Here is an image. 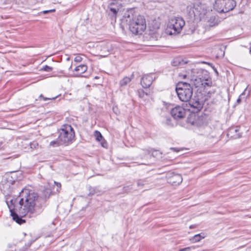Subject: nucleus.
<instances>
[{
  "label": "nucleus",
  "mask_w": 251,
  "mask_h": 251,
  "mask_svg": "<svg viewBox=\"0 0 251 251\" xmlns=\"http://www.w3.org/2000/svg\"><path fill=\"white\" fill-rule=\"evenodd\" d=\"M235 132H238V129L237 128L235 129Z\"/></svg>",
  "instance_id": "36"
},
{
  "label": "nucleus",
  "mask_w": 251,
  "mask_h": 251,
  "mask_svg": "<svg viewBox=\"0 0 251 251\" xmlns=\"http://www.w3.org/2000/svg\"><path fill=\"white\" fill-rule=\"evenodd\" d=\"M152 182L151 179L145 178L143 179H138L137 181V186L141 189H145V190L149 189L152 186Z\"/></svg>",
  "instance_id": "10"
},
{
  "label": "nucleus",
  "mask_w": 251,
  "mask_h": 251,
  "mask_svg": "<svg viewBox=\"0 0 251 251\" xmlns=\"http://www.w3.org/2000/svg\"><path fill=\"white\" fill-rule=\"evenodd\" d=\"M52 69L51 67H50L49 66H47V65H46L42 69V70H43L45 71H47V72H50L52 70Z\"/></svg>",
  "instance_id": "26"
},
{
  "label": "nucleus",
  "mask_w": 251,
  "mask_h": 251,
  "mask_svg": "<svg viewBox=\"0 0 251 251\" xmlns=\"http://www.w3.org/2000/svg\"><path fill=\"white\" fill-rule=\"evenodd\" d=\"M190 251V248L187 247L183 249H180L178 251Z\"/></svg>",
  "instance_id": "30"
},
{
  "label": "nucleus",
  "mask_w": 251,
  "mask_h": 251,
  "mask_svg": "<svg viewBox=\"0 0 251 251\" xmlns=\"http://www.w3.org/2000/svg\"><path fill=\"white\" fill-rule=\"evenodd\" d=\"M51 192V191L50 189L46 188L43 191L44 197L45 198L49 197Z\"/></svg>",
  "instance_id": "23"
},
{
  "label": "nucleus",
  "mask_w": 251,
  "mask_h": 251,
  "mask_svg": "<svg viewBox=\"0 0 251 251\" xmlns=\"http://www.w3.org/2000/svg\"><path fill=\"white\" fill-rule=\"evenodd\" d=\"M40 97H42V98H43V99H44V100H48V99H48V98H44V97H43V96L42 95H41L40 96Z\"/></svg>",
  "instance_id": "34"
},
{
  "label": "nucleus",
  "mask_w": 251,
  "mask_h": 251,
  "mask_svg": "<svg viewBox=\"0 0 251 251\" xmlns=\"http://www.w3.org/2000/svg\"><path fill=\"white\" fill-rule=\"evenodd\" d=\"M170 149L171 150L173 151H176V152L179 151L178 150H177V149L175 148H171Z\"/></svg>",
  "instance_id": "32"
},
{
  "label": "nucleus",
  "mask_w": 251,
  "mask_h": 251,
  "mask_svg": "<svg viewBox=\"0 0 251 251\" xmlns=\"http://www.w3.org/2000/svg\"><path fill=\"white\" fill-rule=\"evenodd\" d=\"M55 10H45V11H44L43 12V13L44 14H46L49 12H51V11H54Z\"/></svg>",
  "instance_id": "33"
},
{
  "label": "nucleus",
  "mask_w": 251,
  "mask_h": 251,
  "mask_svg": "<svg viewBox=\"0 0 251 251\" xmlns=\"http://www.w3.org/2000/svg\"><path fill=\"white\" fill-rule=\"evenodd\" d=\"M82 58L80 56H77L74 59L75 62H76L77 63L80 62L82 61Z\"/></svg>",
  "instance_id": "28"
},
{
  "label": "nucleus",
  "mask_w": 251,
  "mask_h": 251,
  "mask_svg": "<svg viewBox=\"0 0 251 251\" xmlns=\"http://www.w3.org/2000/svg\"><path fill=\"white\" fill-rule=\"evenodd\" d=\"M138 95L140 98H144L145 95H147V94L145 93L143 90L140 89L138 91Z\"/></svg>",
  "instance_id": "24"
},
{
  "label": "nucleus",
  "mask_w": 251,
  "mask_h": 251,
  "mask_svg": "<svg viewBox=\"0 0 251 251\" xmlns=\"http://www.w3.org/2000/svg\"><path fill=\"white\" fill-rule=\"evenodd\" d=\"M31 244L32 242H30L29 243H28L27 245H25L26 247L24 248L23 249L20 250V251H25L27 249V248L30 247Z\"/></svg>",
  "instance_id": "29"
},
{
  "label": "nucleus",
  "mask_w": 251,
  "mask_h": 251,
  "mask_svg": "<svg viewBox=\"0 0 251 251\" xmlns=\"http://www.w3.org/2000/svg\"><path fill=\"white\" fill-rule=\"evenodd\" d=\"M186 109L180 106H176L171 111V115L175 119L183 118L186 115Z\"/></svg>",
  "instance_id": "7"
},
{
  "label": "nucleus",
  "mask_w": 251,
  "mask_h": 251,
  "mask_svg": "<svg viewBox=\"0 0 251 251\" xmlns=\"http://www.w3.org/2000/svg\"><path fill=\"white\" fill-rule=\"evenodd\" d=\"M20 200L16 204V201L11 200L10 204L7 203L10 215L12 219L16 223L22 224L25 222L22 218L29 214L31 215L36 213V202L39 197L38 194L32 190L27 189H23L20 195Z\"/></svg>",
  "instance_id": "1"
},
{
  "label": "nucleus",
  "mask_w": 251,
  "mask_h": 251,
  "mask_svg": "<svg viewBox=\"0 0 251 251\" xmlns=\"http://www.w3.org/2000/svg\"><path fill=\"white\" fill-rule=\"evenodd\" d=\"M205 236H193L190 238L189 240L192 243H195L200 241L202 239H203Z\"/></svg>",
  "instance_id": "17"
},
{
  "label": "nucleus",
  "mask_w": 251,
  "mask_h": 251,
  "mask_svg": "<svg viewBox=\"0 0 251 251\" xmlns=\"http://www.w3.org/2000/svg\"><path fill=\"white\" fill-rule=\"evenodd\" d=\"M109 8L110 10L114 14H116L119 11V8L117 6L114 7L113 3H111L109 5Z\"/></svg>",
  "instance_id": "19"
},
{
  "label": "nucleus",
  "mask_w": 251,
  "mask_h": 251,
  "mask_svg": "<svg viewBox=\"0 0 251 251\" xmlns=\"http://www.w3.org/2000/svg\"><path fill=\"white\" fill-rule=\"evenodd\" d=\"M192 83L196 88H205L206 86H209L210 82H208L207 79H202L200 77H196L195 78L192 79Z\"/></svg>",
  "instance_id": "9"
},
{
  "label": "nucleus",
  "mask_w": 251,
  "mask_h": 251,
  "mask_svg": "<svg viewBox=\"0 0 251 251\" xmlns=\"http://www.w3.org/2000/svg\"><path fill=\"white\" fill-rule=\"evenodd\" d=\"M59 140L61 145H67L70 144L75 137L73 127L69 125H63L59 131Z\"/></svg>",
  "instance_id": "4"
},
{
  "label": "nucleus",
  "mask_w": 251,
  "mask_h": 251,
  "mask_svg": "<svg viewBox=\"0 0 251 251\" xmlns=\"http://www.w3.org/2000/svg\"><path fill=\"white\" fill-rule=\"evenodd\" d=\"M72 65H71V66H70L69 69H70L72 68Z\"/></svg>",
  "instance_id": "40"
},
{
  "label": "nucleus",
  "mask_w": 251,
  "mask_h": 251,
  "mask_svg": "<svg viewBox=\"0 0 251 251\" xmlns=\"http://www.w3.org/2000/svg\"><path fill=\"white\" fill-rule=\"evenodd\" d=\"M177 95L182 101H189L193 95V89L191 85L186 82H179L176 87Z\"/></svg>",
  "instance_id": "2"
},
{
  "label": "nucleus",
  "mask_w": 251,
  "mask_h": 251,
  "mask_svg": "<svg viewBox=\"0 0 251 251\" xmlns=\"http://www.w3.org/2000/svg\"><path fill=\"white\" fill-rule=\"evenodd\" d=\"M153 81L152 75H145L141 79V84L143 87L148 88L151 84Z\"/></svg>",
  "instance_id": "12"
},
{
  "label": "nucleus",
  "mask_w": 251,
  "mask_h": 251,
  "mask_svg": "<svg viewBox=\"0 0 251 251\" xmlns=\"http://www.w3.org/2000/svg\"><path fill=\"white\" fill-rule=\"evenodd\" d=\"M214 9L219 13H225V0H216L214 5Z\"/></svg>",
  "instance_id": "11"
},
{
  "label": "nucleus",
  "mask_w": 251,
  "mask_h": 251,
  "mask_svg": "<svg viewBox=\"0 0 251 251\" xmlns=\"http://www.w3.org/2000/svg\"><path fill=\"white\" fill-rule=\"evenodd\" d=\"M30 146L31 149H36L38 146V144L36 142H33L30 144Z\"/></svg>",
  "instance_id": "25"
},
{
  "label": "nucleus",
  "mask_w": 251,
  "mask_h": 251,
  "mask_svg": "<svg viewBox=\"0 0 251 251\" xmlns=\"http://www.w3.org/2000/svg\"><path fill=\"white\" fill-rule=\"evenodd\" d=\"M54 184L56 185L57 188H56V191L57 192H59L60 188H61V185L60 184V183L59 182H56V181H54Z\"/></svg>",
  "instance_id": "27"
},
{
  "label": "nucleus",
  "mask_w": 251,
  "mask_h": 251,
  "mask_svg": "<svg viewBox=\"0 0 251 251\" xmlns=\"http://www.w3.org/2000/svg\"><path fill=\"white\" fill-rule=\"evenodd\" d=\"M132 77H125L120 81V84L121 86H125L127 85L131 80Z\"/></svg>",
  "instance_id": "16"
},
{
  "label": "nucleus",
  "mask_w": 251,
  "mask_h": 251,
  "mask_svg": "<svg viewBox=\"0 0 251 251\" xmlns=\"http://www.w3.org/2000/svg\"><path fill=\"white\" fill-rule=\"evenodd\" d=\"M187 122L192 126L197 127L201 126L204 124L203 117L195 113H192L189 115L187 118Z\"/></svg>",
  "instance_id": "6"
},
{
  "label": "nucleus",
  "mask_w": 251,
  "mask_h": 251,
  "mask_svg": "<svg viewBox=\"0 0 251 251\" xmlns=\"http://www.w3.org/2000/svg\"><path fill=\"white\" fill-rule=\"evenodd\" d=\"M50 145L53 147H55L62 145L61 144L60 141L59 140V138L58 137L56 140L51 141Z\"/></svg>",
  "instance_id": "20"
},
{
  "label": "nucleus",
  "mask_w": 251,
  "mask_h": 251,
  "mask_svg": "<svg viewBox=\"0 0 251 251\" xmlns=\"http://www.w3.org/2000/svg\"><path fill=\"white\" fill-rule=\"evenodd\" d=\"M125 188H126H126H128V190H130V187H129V186L126 187H125Z\"/></svg>",
  "instance_id": "35"
},
{
  "label": "nucleus",
  "mask_w": 251,
  "mask_h": 251,
  "mask_svg": "<svg viewBox=\"0 0 251 251\" xmlns=\"http://www.w3.org/2000/svg\"><path fill=\"white\" fill-rule=\"evenodd\" d=\"M87 70V66L85 65H80L76 67L74 71L73 75L75 77L82 76V74L84 73Z\"/></svg>",
  "instance_id": "13"
},
{
  "label": "nucleus",
  "mask_w": 251,
  "mask_h": 251,
  "mask_svg": "<svg viewBox=\"0 0 251 251\" xmlns=\"http://www.w3.org/2000/svg\"><path fill=\"white\" fill-rule=\"evenodd\" d=\"M130 30L134 34H141L146 28L145 19L141 15L134 17L129 24Z\"/></svg>",
  "instance_id": "3"
},
{
  "label": "nucleus",
  "mask_w": 251,
  "mask_h": 251,
  "mask_svg": "<svg viewBox=\"0 0 251 251\" xmlns=\"http://www.w3.org/2000/svg\"><path fill=\"white\" fill-rule=\"evenodd\" d=\"M69 59H70V58L68 57V58H67V60H69Z\"/></svg>",
  "instance_id": "39"
},
{
  "label": "nucleus",
  "mask_w": 251,
  "mask_h": 251,
  "mask_svg": "<svg viewBox=\"0 0 251 251\" xmlns=\"http://www.w3.org/2000/svg\"><path fill=\"white\" fill-rule=\"evenodd\" d=\"M191 106L194 107L198 110H200L202 107V105L201 103L198 101H196L195 102H193L192 104H190Z\"/></svg>",
  "instance_id": "18"
},
{
  "label": "nucleus",
  "mask_w": 251,
  "mask_h": 251,
  "mask_svg": "<svg viewBox=\"0 0 251 251\" xmlns=\"http://www.w3.org/2000/svg\"><path fill=\"white\" fill-rule=\"evenodd\" d=\"M250 53H251V50H250Z\"/></svg>",
  "instance_id": "43"
},
{
  "label": "nucleus",
  "mask_w": 251,
  "mask_h": 251,
  "mask_svg": "<svg viewBox=\"0 0 251 251\" xmlns=\"http://www.w3.org/2000/svg\"><path fill=\"white\" fill-rule=\"evenodd\" d=\"M246 90V89L245 90L244 92H243L239 97V98H238V99L237 100V101H236V104H239L241 103V101H242V100H245V91Z\"/></svg>",
  "instance_id": "21"
},
{
  "label": "nucleus",
  "mask_w": 251,
  "mask_h": 251,
  "mask_svg": "<svg viewBox=\"0 0 251 251\" xmlns=\"http://www.w3.org/2000/svg\"><path fill=\"white\" fill-rule=\"evenodd\" d=\"M167 181L172 185H177L182 182V177L179 174L170 173L168 175Z\"/></svg>",
  "instance_id": "8"
},
{
  "label": "nucleus",
  "mask_w": 251,
  "mask_h": 251,
  "mask_svg": "<svg viewBox=\"0 0 251 251\" xmlns=\"http://www.w3.org/2000/svg\"><path fill=\"white\" fill-rule=\"evenodd\" d=\"M190 228H192V226H190Z\"/></svg>",
  "instance_id": "42"
},
{
  "label": "nucleus",
  "mask_w": 251,
  "mask_h": 251,
  "mask_svg": "<svg viewBox=\"0 0 251 251\" xmlns=\"http://www.w3.org/2000/svg\"><path fill=\"white\" fill-rule=\"evenodd\" d=\"M241 135H239V136H238V137H241Z\"/></svg>",
  "instance_id": "41"
},
{
  "label": "nucleus",
  "mask_w": 251,
  "mask_h": 251,
  "mask_svg": "<svg viewBox=\"0 0 251 251\" xmlns=\"http://www.w3.org/2000/svg\"><path fill=\"white\" fill-rule=\"evenodd\" d=\"M226 8L225 9V13L232 10L236 5V1L234 0H225Z\"/></svg>",
  "instance_id": "14"
},
{
  "label": "nucleus",
  "mask_w": 251,
  "mask_h": 251,
  "mask_svg": "<svg viewBox=\"0 0 251 251\" xmlns=\"http://www.w3.org/2000/svg\"><path fill=\"white\" fill-rule=\"evenodd\" d=\"M101 145L104 148H106L107 147V143L105 141H102L101 143Z\"/></svg>",
  "instance_id": "31"
},
{
  "label": "nucleus",
  "mask_w": 251,
  "mask_h": 251,
  "mask_svg": "<svg viewBox=\"0 0 251 251\" xmlns=\"http://www.w3.org/2000/svg\"><path fill=\"white\" fill-rule=\"evenodd\" d=\"M185 25V22L180 17H174L172 18L168 25L167 32L170 34L179 33Z\"/></svg>",
  "instance_id": "5"
},
{
  "label": "nucleus",
  "mask_w": 251,
  "mask_h": 251,
  "mask_svg": "<svg viewBox=\"0 0 251 251\" xmlns=\"http://www.w3.org/2000/svg\"><path fill=\"white\" fill-rule=\"evenodd\" d=\"M94 135L96 137V139L98 141H100L103 138L101 134L99 131H95Z\"/></svg>",
  "instance_id": "22"
},
{
  "label": "nucleus",
  "mask_w": 251,
  "mask_h": 251,
  "mask_svg": "<svg viewBox=\"0 0 251 251\" xmlns=\"http://www.w3.org/2000/svg\"><path fill=\"white\" fill-rule=\"evenodd\" d=\"M175 63H176V61H175L174 62V66H176V65H177V64H175Z\"/></svg>",
  "instance_id": "37"
},
{
  "label": "nucleus",
  "mask_w": 251,
  "mask_h": 251,
  "mask_svg": "<svg viewBox=\"0 0 251 251\" xmlns=\"http://www.w3.org/2000/svg\"><path fill=\"white\" fill-rule=\"evenodd\" d=\"M195 235L199 236V235H200V234H196Z\"/></svg>",
  "instance_id": "38"
},
{
  "label": "nucleus",
  "mask_w": 251,
  "mask_h": 251,
  "mask_svg": "<svg viewBox=\"0 0 251 251\" xmlns=\"http://www.w3.org/2000/svg\"><path fill=\"white\" fill-rule=\"evenodd\" d=\"M207 23L208 25L211 27L215 26L218 24V20L214 16H211L208 19Z\"/></svg>",
  "instance_id": "15"
}]
</instances>
